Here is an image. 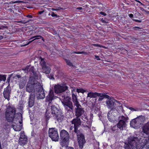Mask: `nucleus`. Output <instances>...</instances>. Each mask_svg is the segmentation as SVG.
I'll return each mask as SVG.
<instances>
[{
	"instance_id": "nucleus-1",
	"label": "nucleus",
	"mask_w": 149,
	"mask_h": 149,
	"mask_svg": "<svg viewBox=\"0 0 149 149\" xmlns=\"http://www.w3.org/2000/svg\"><path fill=\"white\" fill-rule=\"evenodd\" d=\"M72 101L74 105L76 106V108L75 109V115L76 117L71 121L72 124H74V126L81 125V118L87 123L86 124L84 123L82 124V125L84 127H86L89 129L90 128L91 123L89 121L87 116L84 114L85 111L84 109L82 107L78 101L76 95L72 94Z\"/></svg>"
},
{
	"instance_id": "nucleus-2",
	"label": "nucleus",
	"mask_w": 149,
	"mask_h": 149,
	"mask_svg": "<svg viewBox=\"0 0 149 149\" xmlns=\"http://www.w3.org/2000/svg\"><path fill=\"white\" fill-rule=\"evenodd\" d=\"M80 125L74 126L73 132L76 135L78 142L79 148L82 149L84 144L86 143L85 136L81 129H78Z\"/></svg>"
},
{
	"instance_id": "nucleus-3",
	"label": "nucleus",
	"mask_w": 149,
	"mask_h": 149,
	"mask_svg": "<svg viewBox=\"0 0 149 149\" xmlns=\"http://www.w3.org/2000/svg\"><path fill=\"white\" fill-rule=\"evenodd\" d=\"M16 108L13 107L8 106L6 109L5 113L6 120L8 122H12L15 119L17 114L19 116H22L20 113H16Z\"/></svg>"
},
{
	"instance_id": "nucleus-4",
	"label": "nucleus",
	"mask_w": 149,
	"mask_h": 149,
	"mask_svg": "<svg viewBox=\"0 0 149 149\" xmlns=\"http://www.w3.org/2000/svg\"><path fill=\"white\" fill-rule=\"evenodd\" d=\"M40 86V82L35 80L33 77H31L26 85V91L29 93H35V88L36 90Z\"/></svg>"
},
{
	"instance_id": "nucleus-5",
	"label": "nucleus",
	"mask_w": 149,
	"mask_h": 149,
	"mask_svg": "<svg viewBox=\"0 0 149 149\" xmlns=\"http://www.w3.org/2000/svg\"><path fill=\"white\" fill-rule=\"evenodd\" d=\"M137 137L131 136L129 137L124 142V148L125 149H134L136 144L139 141Z\"/></svg>"
},
{
	"instance_id": "nucleus-6",
	"label": "nucleus",
	"mask_w": 149,
	"mask_h": 149,
	"mask_svg": "<svg viewBox=\"0 0 149 149\" xmlns=\"http://www.w3.org/2000/svg\"><path fill=\"white\" fill-rule=\"evenodd\" d=\"M60 99L63 105L65 110L67 111L72 112L74 109V106L71 101V98L66 95L64 97H60Z\"/></svg>"
},
{
	"instance_id": "nucleus-7",
	"label": "nucleus",
	"mask_w": 149,
	"mask_h": 149,
	"mask_svg": "<svg viewBox=\"0 0 149 149\" xmlns=\"http://www.w3.org/2000/svg\"><path fill=\"white\" fill-rule=\"evenodd\" d=\"M60 145L62 147H66L69 142L70 135L68 132L65 130H61L60 134Z\"/></svg>"
},
{
	"instance_id": "nucleus-8",
	"label": "nucleus",
	"mask_w": 149,
	"mask_h": 149,
	"mask_svg": "<svg viewBox=\"0 0 149 149\" xmlns=\"http://www.w3.org/2000/svg\"><path fill=\"white\" fill-rule=\"evenodd\" d=\"M13 123L12 127L15 130L20 131L22 126V116H19L11 122Z\"/></svg>"
},
{
	"instance_id": "nucleus-9",
	"label": "nucleus",
	"mask_w": 149,
	"mask_h": 149,
	"mask_svg": "<svg viewBox=\"0 0 149 149\" xmlns=\"http://www.w3.org/2000/svg\"><path fill=\"white\" fill-rule=\"evenodd\" d=\"M68 89L67 86H62L58 84H55L54 86V92L58 95L57 97L59 99L60 97H62L63 96L64 97L66 96L63 93V92Z\"/></svg>"
},
{
	"instance_id": "nucleus-10",
	"label": "nucleus",
	"mask_w": 149,
	"mask_h": 149,
	"mask_svg": "<svg viewBox=\"0 0 149 149\" xmlns=\"http://www.w3.org/2000/svg\"><path fill=\"white\" fill-rule=\"evenodd\" d=\"M49 136L55 141H58L59 140V136L57 130L55 128H49Z\"/></svg>"
},
{
	"instance_id": "nucleus-11",
	"label": "nucleus",
	"mask_w": 149,
	"mask_h": 149,
	"mask_svg": "<svg viewBox=\"0 0 149 149\" xmlns=\"http://www.w3.org/2000/svg\"><path fill=\"white\" fill-rule=\"evenodd\" d=\"M53 110L54 112L53 116L54 119H56L58 122H59L63 120L64 116L60 109H58L55 107H53Z\"/></svg>"
},
{
	"instance_id": "nucleus-12",
	"label": "nucleus",
	"mask_w": 149,
	"mask_h": 149,
	"mask_svg": "<svg viewBox=\"0 0 149 149\" xmlns=\"http://www.w3.org/2000/svg\"><path fill=\"white\" fill-rule=\"evenodd\" d=\"M10 130L9 125L8 123H6L3 125L0 131L1 137L3 138L4 139H7L9 136L8 134Z\"/></svg>"
},
{
	"instance_id": "nucleus-13",
	"label": "nucleus",
	"mask_w": 149,
	"mask_h": 149,
	"mask_svg": "<svg viewBox=\"0 0 149 149\" xmlns=\"http://www.w3.org/2000/svg\"><path fill=\"white\" fill-rule=\"evenodd\" d=\"M55 107L54 105L52 106H48L45 114V120L46 124L47 125L48 123V120L50 118L53 116L54 112L53 110V108Z\"/></svg>"
},
{
	"instance_id": "nucleus-14",
	"label": "nucleus",
	"mask_w": 149,
	"mask_h": 149,
	"mask_svg": "<svg viewBox=\"0 0 149 149\" xmlns=\"http://www.w3.org/2000/svg\"><path fill=\"white\" fill-rule=\"evenodd\" d=\"M120 119L116 125H117L119 129L120 130H123L126 126V122L128 119V118L125 117L123 116L120 117Z\"/></svg>"
},
{
	"instance_id": "nucleus-15",
	"label": "nucleus",
	"mask_w": 149,
	"mask_h": 149,
	"mask_svg": "<svg viewBox=\"0 0 149 149\" xmlns=\"http://www.w3.org/2000/svg\"><path fill=\"white\" fill-rule=\"evenodd\" d=\"M40 59L41 60L40 64L42 67V72L46 74H49L51 70L50 68L47 65L46 62L44 61V58L40 57Z\"/></svg>"
},
{
	"instance_id": "nucleus-16",
	"label": "nucleus",
	"mask_w": 149,
	"mask_h": 149,
	"mask_svg": "<svg viewBox=\"0 0 149 149\" xmlns=\"http://www.w3.org/2000/svg\"><path fill=\"white\" fill-rule=\"evenodd\" d=\"M36 91V95L37 98L38 99H43L45 97V93L43 88L41 85L38 87V88Z\"/></svg>"
},
{
	"instance_id": "nucleus-17",
	"label": "nucleus",
	"mask_w": 149,
	"mask_h": 149,
	"mask_svg": "<svg viewBox=\"0 0 149 149\" xmlns=\"http://www.w3.org/2000/svg\"><path fill=\"white\" fill-rule=\"evenodd\" d=\"M27 141L28 139L27 136L25 135L24 132L23 131L21 133L19 139L18 143L20 145L24 146L26 144Z\"/></svg>"
},
{
	"instance_id": "nucleus-18",
	"label": "nucleus",
	"mask_w": 149,
	"mask_h": 149,
	"mask_svg": "<svg viewBox=\"0 0 149 149\" xmlns=\"http://www.w3.org/2000/svg\"><path fill=\"white\" fill-rule=\"evenodd\" d=\"M106 103L108 107L111 110L117 108L118 106L117 102L116 103L114 100H111L107 101Z\"/></svg>"
},
{
	"instance_id": "nucleus-19",
	"label": "nucleus",
	"mask_w": 149,
	"mask_h": 149,
	"mask_svg": "<svg viewBox=\"0 0 149 149\" xmlns=\"http://www.w3.org/2000/svg\"><path fill=\"white\" fill-rule=\"evenodd\" d=\"M29 73H30L31 76L30 77L29 79L31 77H33L35 80L38 79V75L39 72L37 71H35V69L33 66L31 67L29 70Z\"/></svg>"
},
{
	"instance_id": "nucleus-20",
	"label": "nucleus",
	"mask_w": 149,
	"mask_h": 149,
	"mask_svg": "<svg viewBox=\"0 0 149 149\" xmlns=\"http://www.w3.org/2000/svg\"><path fill=\"white\" fill-rule=\"evenodd\" d=\"M148 141L146 139H143L141 142L137 143L134 148L136 149H143L146 144Z\"/></svg>"
},
{
	"instance_id": "nucleus-21",
	"label": "nucleus",
	"mask_w": 149,
	"mask_h": 149,
	"mask_svg": "<svg viewBox=\"0 0 149 149\" xmlns=\"http://www.w3.org/2000/svg\"><path fill=\"white\" fill-rule=\"evenodd\" d=\"M11 88L9 85H8L6 88L4 89L3 94L4 97L8 100H10V94L11 93Z\"/></svg>"
},
{
	"instance_id": "nucleus-22",
	"label": "nucleus",
	"mask_w": 149,
	"mask_h": 149,
	"mask_svg": "<svg viewBox=\"0 0 149 149\" xmlns=\"http://www.w3.org/2000/svg\"><path fill=\"white\" fill-rule=\"evenodd\" d=\"M35 99V93H31L29 99L28 106L30 108L32 107L34 104Z\"/></svg>"
},
{
	"instance_id": "nucleus-23",
	"label": "nucleus",
	"mask_w": 149,
	"mask_h": 149,
	"mask_svg": "<svg viewBox=\"0 0 149 149\" xmlns=\"http://www.w3.org/2000/svg\"><path fill=\"white\" fill-rule=\"evenodd\" d=\"M54 97V92L53 90H50L49 93L46 98V102H49V103H51L52 100L53 99Z\"/></svg>"
},
{
	"instance_id": "nucleus-24",
	"label": "nucleus",
	"mask_w": 149,
	"mask_h": 149,
	"mask_svg": "<svg viewBox=\"0 0 149 149\" xmlns=\"http://www.w3.org/2000/svg\"><path fill=\"white\" fill-rule=\"evenodd\" d=\"M142 131L147 135L149 134V122L145 124L142 127Z\"/></svg>"
},
{
	"instance_id": "nucleus-25",
	"label": "nucleus",
	"mask_w": 149,
	"mask_h": 149,
	"mask_svg": "<svg viewBox=\"0 0 149 149\" xmlns=\"http://www.w3.org/2000/svg\"><path fill=\"white\" fill-rule=\"evenodd\" d=\"M102 95V93H99L97 92H90L88 94V97L91 98H95L97 96L101 97Z\"/></svg>"
},
{
	"instance_id": "nucleus-26",
	"label": "nucleus",
	"mask_w": 149,
	"mask_h": 149,
	"mask_svg": "<svg viewBox=\"0 0 149 149\" xmlns=\"http://www.w3.org/2000/svg\"><path fill=\"white\" fill-rule=\"evenodd\" d=\"M136 120H137V122L138 125L139 126L140 125L143 124L145 120V118L143 116H141L136 118Z\"/></svg>"
},
{
	"instance_id": "nucleus-27",
	"label": "nucleus",
	"mask_w": 149,
	"mask_h": 149,
	"mask_svg": "<svg viewBox=\"0 0 149 149\" xmlns=\"http://www.w3.org/2000/svg\"><path fill=\"white\" fill-rule=\"evenodd\" d=\"M137 120H136V118L133 119L130 122V125L132 127L136 128L139 126V125L137 124Z\"/></svg>"
},
{
	"instance_id": "nucleus-28",
	"label": "nucleus",
	"mask_w": 149,
	"mask_h": 149,
	"mask_svg": "<svg viewBox=\"0 0 149 149\" xmlns=\"http://www.w3.org/2000/svg\"><path fill=\"white\" fill-rule=\"evenodd\" d=\"M34 38H35L34 39L32 40L31 41H29L28 42V43H27V45L29 44L32 41H34V40H35L39 39H40V38L42 39V40L43 41H45L44 39L41 36H40V35H37V36H34L30 38V39H33Z\"/></svg>"
},
{
	"instance_id": "nucleus-29",
	"label": "nucleus",
	"mask_w": 149,
	"mask_h": 149,
	"mask_svg": "<svg viewBox=\"0 0 149 149\" xmlns=\"http://www.w3.org/2000/svg\"><path fill=\"white\" fill-rule=\"evenodd\" d=\"M107 116L108 119L111 122H113L115 120L114 116L109 112L108 113Z\"/></svg>"
},
{
	"instance_id": "nucleus-30",
	"label": "nucleus",
	"mask_w": 149,
	"mask_h": 149,
	"mask_svg": "<svg viewBox=\"0 0 149 149\" xmlns=\"http://www.w3.org/2000/svg\"><path fill=\"white\" fill-rule=\"evenodd\" d=\"M118 127H117V125H115L113 126L111 128L112 131L114 133H117L118 132Z\"/></svg>"
},
{
	"instance_id": "nucleus-31",
	"label": "nucleus",
	"mask_w": 149,
	"mask_h": 149,
	"mask_svg": "<svg viewBox=\"0 0 149 149\" xmlns=\"http://www.w3.org/2000/svg\"><path fill=\"white\" fill-rule=\"evenodd\" d=\"M72 53H75V54H84L85 55H87L88 54V53H87L86 52H84V51L76 52H74L73 51H72Z\"/></svg>"
},
{
	"instance_id": "nucleus-32",
	"label": "nucleus",
	"mask_w": 149,
	"mask_h": 149,
	"mask_svg": "<svg viewBox=\"0 0 149 149\" xmlns=\"http://www.w3.org/2000/svg\"><path fill=\"white\" fill-rule=\"evenodd\" d=\"M25 81H22L19 84V88L20 89L23 88L25 86Z\"/></svg>"
},
{
	"instance_id": "nucleus-33",
	"label": "nucleus",
	"mask_w": 149,
	"mask_h": 149,
	"mask_svg": "<svg viewBox=\"0 0 149 149\" xmlns=\"http://www.w3.org/2000/svg\"><path fill=\"white\" fill-rule=\"evenodd\" d=\"M65 61L67 64L70 66H74L73 64L69 60L65 59Z\"/></svg>"
},
{
	"instance_id": "nucleus-34",
	"label": "nucleus",
	"mask_w": 149,
	"mask_h": 149,
	"mask_svg": "<svg viewBox=\"0 0 149 149\" xmlns=\"http://www.w3.org/2000/svg\"><path fill=\"white\" fill-rule=\"evenodd\" d=\"M6 80V76L5 75L0 74V81H5Z\"/></svg>"
},
{
	"instance_id": "nucleus-35",
	"label": "nucleus",
	"mask_w": 149,
	"mask_h": 149,
	"mask_svg": "<svg viewBox=\"0 0 149 149\" xmlns=\"http://www.w3.org/2000/svg\"><path fill=\"white\" fill-rule=\"evenodd\" d=\"M31 67L30 66L27 65L25 68L23 69L22 70L25 72H29V70Z\"/></svg>"
},
{
	"instance_id": "nucleus-36",
	"label": "nucleus",
	"mask_w": 149,
	"mask_h": 149,
	"mask_svg": "<svg viewBox=\"0 0 149 149\" xmlns=\"http://www.w3.org/2000/svg\"><path fill=\"white\" fill-rule=\"evenodd\" d=\"M77 92L78 93H84L85 92V91L83 89H78L77 88Z\"/></svg>"
},
{
	"instance_id": "nucleus-37",
	"label": "nucleus",
	"mask_w": 149,
	"mask_h": 149,
	"mask_svg": "<svg viewBox=\"0 0 149 149\" xmlns=\"http://www.w3.org/2000/svg\"><path fill=\"white\" fill-rule=\"evenodd\" d=\"M100 21L103 23H107L108 22L107 19L106 18H102L100 20Z\"/></svg>"
},
{
	"instance_id": "nucleus-38",
	"label": "nucleus",
	"mask_w": 149,
	"mask_h": 149,
	"mask_svg": "<svg viewBox=\"0 0 149 149\" xmlns=\"http://www.w3.org/2000/svg\"><path fill=\"white\" fill-rule=\"evenodd\" d=\"M132 29L135 30H138L139 29H141L142 28L139 27H133Z\"/></svg>"
},
{
	"instance_id": "nucleus-39",
	"label": "nucleus",
	"mask_w": 149,
	"mask_h": 149,
	"mask_svg": "<svg viewBox=\"0 0 149 149\" xmlns=\"http://www.w3.org/2000/svg\"><path fill=\"white\" fill-rule=\"evenodd\" d=\"M8 27L7 26H4L3 25H1L0 26V30L1 29H3L5 28V29H8Z\"/></svg>"
},
{
	"instance_id": "nucleus-40",
	"label": "nucleus",
	"mask_w": 149,
	"mask_h": 149,
	"mask_svg": "<svg viewBox=\"0 0 149 149\" xmlns=\"http://www.w3.org/2000/svg\"><path fill=\"white\" fill-rule=\"evenodd\" d=\"M51 15L52 17H58V16H57V15L55 14L54 12H52V14H51Z\"/></svg>"
},
{
	"instance_id": "nucleus-41",
	"label": "nucleus",
	"mask_w": 149,
	"mask_h": 149,
	"mask_svg": "<svg viewBox=\"0 0 149 149\" xmlns=\"http://www.w3.org/2000/svg\"><path fill=\"white\" fill-rule=\"evenodd\" d=\"M33 16L31 14H29L26 16V17L28 18H32L33 17Z\"/></svg>"
},
{
	"instance_id": "nucleus-42",
	"label": "nucleus",
	"mask_w": 149,
	"mask_h": 149,
	"mask_svg": "<svg viewBox=\"0 0 149 149\" xmlns=\"http://www.w3.org/2000/svg\"><path fill=\"white\" fill-rule=\"evenodd\" d=\"M49 78L50 79H54V78L53 77V75H52L51 74L50 75H48V76Z\"/></svg>"
},
{
	"instance_id": "nucleus-43",
	"label": "nucleus",
	"mask_w": 149,
	"mask_h": 149,
	"mask_svg": "<svg viewBox=\"0 0 149 149\" xmlns=\"http://www.w3.org/2000/svg\"><path fill=\"white\" fill-rule=\"evenodd\" d=\"M100 13L101 15H103L104 16H105L107 15V14L104 12H101Z\"/></svg>"
},
{
	"instance_id": "nucleus-44",
	"label": "nucleus",
	"mask_w": 149,
	"mask_h": 149,
	"mask_svg": "<svg viewBox=\"0 0 149 149\" xmlns=\"http://www.w3.org/2000/svg\"><path fill=\"white\" fill-rule=\"evenodd\" d=\"M102 96L101 97H105L106 98H108L109 97V96L107 95H106L105 94H102Z\"/></svg>"
},
{
	"instance_id": "nucleus-45",
	"label": "nucleus",
	"mask_w": 149,
	"mask_h": 149,
	"mask_svg": "<svg viewBox=\"0 0 149 149\" xmlns=\"http://www.w3.org/2000/svg\"><path fill=\"white\" fill-rule=\"evenodd\" d=\"M19 109H22L23 108V105L22 104H19Z\"/></svg>"
},
{
	"instance_id": "nucleus-46",
	"label": "nucleus",
	"mask_w": 149,
	"mask_h": 149,
	"mask_svg": "<svg viewBox=\"0 0 149 149\" xmlns=\"http://www.w3.org/2000/svg\"><path fill=\"white\" fill-rule=\"evenodd\" d=\"M133 20L135 22H142L141 20H139L137 19H133Z\"/></svg>"
},
{
	"instance_id": "nucleus-47",
	"label": "nucleus",
	"mask_w": 149,
	"mask_h": 149,
	"mask_svg": "<svg viewBox=\"0 0 149 149\" xmlns=\"http://www.w3.org/2000/svg\"><path fill=\"white\" fill-rule=\"evenodd\" d=\"M44 11L43 10H42L41 11H39L38 12V14H41L42 13H44Z\"/></svg>"
},
{
	"instance_id": "nucleus-48",
	"label": "nucleus",
	"mask_w": 149,
	"mask_h": 149,
	"mask_svg": "<svg viewBox=\"0 0 149 149\" xmlns=\"http://www.w3.org/2000/svg\"><path fill=\"white\" fill-rule=\"evenodd\" d=\"M94 46L96 47H101V46L100 45L97 44H93V45Z\"/></svg>"
},
{
	"instance_id": "nucleus-49",
	"label": "nucleus",
	"mask_w": 149,
	"mask_h": 149,
	"mask_svg": "<svg viewBox=\"0 0 149 149\" xmlns=\"http://www.w3.org/2000/svg\"><path fill=\"white\" fill-rule=\"evenodd\" d=\"M15 77H17L18 78H21V76L20 75L16 74L15 76Z\"/></svg>"
},
{
	"instance_id": "nucleus-50",
	"label": "nucleus",
	"mask_w": 149,
	"mask_h": 149,
	"mask_svg": "<svg viewBox=\"0 0 149 149\" xmlns=\"http://www.w3.org/2000/svg\"><path fill=\"white\" fill-rule=\"evenodd\" d=\"M8 10L10 12H13V13H14V11L11 8H9L8 9Z\"/></svg>"
},
{
	"instance_id": "nucleus-51",
	"label": "nucleus",
	"mask_w": 149,
	"mask_h": 149,
	"mask_svg": "<svg viewBox=\"0 0 149 149\" xmlns=\"http://www.w3.org/2000/svg\"><path fill=\"white\" fill-rule=\"evenodd\" d=\"M130 17L131 18L133 17V15L132 14H130L129 15Z\"/></svg>"
},
{
	"instance_id": "nucleus-52",
	"label": "nucleus",
	"mask_w": 149,
	"mask_h": 149,
	"mask_svg": "<svg viewBox=\"0 0 149 149\" xmlns=\"http://www.w3.org/2000/svg\"><path fill=\"white\" fill-rule=\"evenodd\" d=\"M95 58L97 59V60L98 61L100 60V59L99 58V56H95Z\"/></svg>"
},
{
	"instance_id": "nucleus-53",
	"label": "nucleus",
	"mask_w": 149,
	"mask_h": 149,
	"mask_svg": "<svg viewBox=\"0 0 149 149\" xmlns=\"http://www.w3.org/2000/svg\"><path fill=\"white\" fill-rule=\"evenodd\" d=\"M140 9L142 11H145V12H146V11L145 10V9L143 8H141V7H140Z\"/></svg>"
},
{
	"instance_id": "nucleus-54",
	"label": "nucleus",
	"mask_w": 149,
	"mask_h": 149,
	"mask_svg": "<svg viewBox=\"0 0 149 149\" xmlns=\"http://www.w3.org/2000/svg\"><path fill=\"white\" fill-rule=\"evenodd\" d=\"M129 109L131 110H133V111H135V110L134 108L132 107H130Z\"/></svg>"
},
{
	"instance_id": "nucleus-55",
	"label": "nucleus",
	"mask_w": 149,
	"mask_h": 149,
	"mask_svg": "<svg viewBox=\"0 0 149 149\" xmlns=\"http://www.w3.org/2000/svg\"><path fill=\"white\" fill-rule=\"evenodd\" d=\"M82 9V8L81 7H78L77 8V10H81Z\"/></svg>"
},
{
	"instance_id": "nucleus-56",
	"label": "nucleus",
	"mask_w": 149,
	"mask_h": 149,
	"mask_svg": "<svg viewBox=\"0 0 149 149\" xmlns=\"http://www.w3.org/2000/svg\"><path fill=\"white\" fill-rule=\"evenodd\" d=\"M67 149H74V148L72 147H69Z\"/></svg>"
},
{
	"instance_id": "nucleus-57",
	"label": "nucleus",
	"mask_w": 149,
	"mask_h": 149,
	"mask_svg": "<svg viewBox=\"0 0 149 149\" xmlns=\"http://www.w3.org/2000/svg\"><path fill=\"white\" fill-rule=\"evenodd\" d=\"M17 22L20 23H24L23 22L22 20L19 21H17Z\"/></svg>"
},
{
	"instance_id": "nucleus-58",
	"label": "nucleus",
	"mask_w": 149,
	"mask_h": 149,
	"mask_svg": "<svg viewBox=\"0 0 149 149\" xmlns=\"http://www.w3.org/2000/svg\"><path fill=\"white\" fill-rule=\"evenodd\" d=\"M3 38V36H0V40L2 39Z\"/></svg>"
},
{
	"instance_id": "nucleus-59",
	"label": "nucleus",
	"mask_w": 149,
	"mask_h": 149,
	"mask_svg": "<svg viewBox=\"0 0 149 149\" xmlns=\"http://www.w3.org/2000/svg\"><path fill=\"white\" fill-rule=\"evenodd\" d=\"M52 10H59L58 9H54V8H52Z\"/></svg>"
},
{
	"instance_id": "nucleus-60",
	"label": "nucleus",
	"mask_w": 149,
	"mask_h": 149,
	"mask_svg": "<svg viewBox=\"0 0 149 149\" xmlns=\"http://www.w3.org/2000/svg\"><path fill=\"white\" fill-rule=\"evenodd\" d=\"M0 149H3L1 143H0Z\"/></svg>"
},
{
	"instance_id": "nucleus-61",
	"label": "nucleus",
	"mask_w": 149,
	"mask_h": 149,
	"mask_svg": "<svg viewBox=\"0 0 149 149\" xmlns=\"http://www.w3.org/2000/svg\"><path fill=\"white\" fill-rule=\"evenodd\" d=\"M146 149H149V147L148 146H146Z\"/></svg>"
},
{
	"instance_id": "nucleus-62",
	"label": "nucleus",
	"mask_w": 149,
	"mask_h": 149,
	"mask_svg": "<svg viewBox=\"0 0 149 149\" xmlns=\"http://www.w3.org/2000/svg\"><path fill=\"white\" fill-rule=\"evenodd\" d=\"M32 20L31 19H29V20H28V21H27V22H29L30 21H32Z\"/></svg>"
},
{
	"instance_id": "nucleus-63",
	"label": "nucleus",
	"mask_w": 149,
	"mask_h": 149,
	"mask_svg": "<svg viewBox=\"0 0 149 149\" xmlns=\"http://www.w3.org/2000/svg\"><path fill=\"white\" fill-rule=\"evenodd\" d=\"M101 100V99H100V98H99V100Z\"/></svg>"
},
{
	"instance_id": "nucleus-64",
	"label": "nucleus",
	"mask_w": 149,
	"mask_h": 149,
	"mask_svg": "<svg viewBox=\"0 0 149 149\" xmlns=\"http://www.w3.org/2000/svg\"><path fill=\"white\" fill-rule=\"evenodd\" d=\"M50 15V13H49V15Z\"/></svg>"
}]
</instances>
